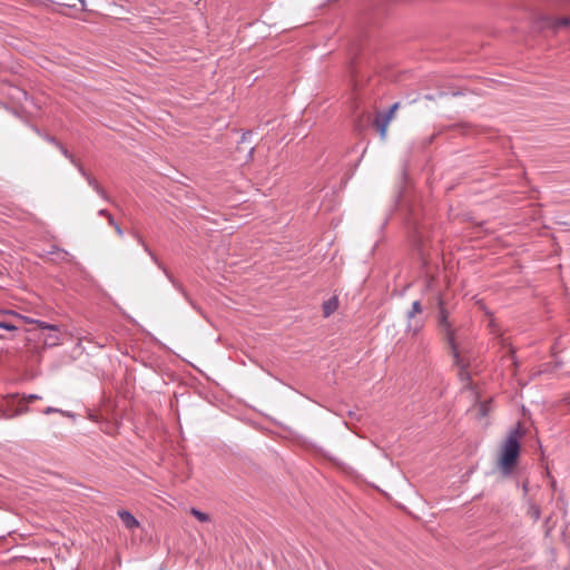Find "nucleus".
I'll return each instance as SVG.
<instances>
[{
  "mask_svg": "<svg viewBox=\"0 0 570 570\" xmlns=\"http://www.w3.org/2000/svg\"><path fill=\"white\" fill-rule=\"evenodd\" d=\"M523 432L520 425L513 428L499 450L498 468L504 475L511 474L520 454V440Z\"/></svg>",
  "mask_w": 570,
  "mask_h": 570,
  "instance_id": "nucleus-1",
  "label": "nucleus"
},
{
  "mask_svg": "<svg viewBox=\"0 0 570 570\" xmlns=\"http://www.w3.org/2000/svg\"><path fill=\"white\" fill-rule=\"evenodd\" d=\"M45 414H51V413H60L62 415H66V416H70L69 413L60 410V409H57V407H52V406H48L47 409H45L43 411Z\"/></svg>",
  "mask_w": 570,
  "mask_h": 570,
  "instance_id": "nucleus-16",
  "label": "nucleus"
},
{
  "mask_svg": "<svg viewBox=\"0 0 570 570\" xmlns=\"http://www.w3.org/2000/svg\"><path fill=\"white\" fill-rule=\"evenodd\" d=\"M82 7V9H86V0H78Z\"/></svg>",
  "mask_w": 570,
  "mask_h": 570,
  "instance_id": "nucleus-21",
  "label": "nucleus"
},
{
  "mask_svg": "<svg viewBox=\"0 0 570 570\" xmlns=\"http://www.w3.org/2000/svg\"><path fill=\"white\" fill-rule=\"evenodd\" d=\"M476 409L480 416H485L491 410L490 404L487 402L479 403Z\"/></svg>",
  "mask_w": 570,
  "mask_h": 570,
  "instance_id": "nucleus-12",
  "label": "nucleus"
},
{
  "mask_svg": "<svg viewBox=\"0 0 570 570\" xmlns=\"http://www.w3.org/2000/svg\"><path fill=\"white\" fill-rule=\"evenodd\" d=\"M338 306L336 297H332L323 304V311L325 316H330Z\"/></svg>",
  "mask_w": 570,
  "mask_h": 570,
  "instance_id": "nucleus-8",
  "label": "nucleus"
},
{
  "mask_svg": "<svg viewBox=\"0 0 570 570\" xmlns=\"http://www.w3.org/2000/svg\"><path fill=\"white\" fill-rule=\"evenodd\" d=\"M7 313H8V314H11V315H13V316H16V317H18V318H20L21 321H23V322H26V323L35 324V321H36V320H33V318H30V317H28V316H23V315H21V314L14 313V312H12V311L7 312Z\"/></svg>",
  "mask_w": 570,
  "mask_h": 570,
  "instance_id": "nucleus-18",
  "label": "nucleus"
},
{
  "mask_svg": "<svg viewBox=\"0 0 570 570\" xmlns=\"http://www.w3.org/2000/svg\"><path fill=\"white\" fill-rule=\"evenodd\" d=\"M570 24V19L567 17L556 19L553 22V28L567 27Z\"/></svg>",
  "mask_w": 570,
  "mask_h": 570,
  "instance_id": "nucleus-14",
  "label": "nucleus"
},
{
  "mask_svg": "<svg viewBox=\"0 0 570 570\" xmlns=\"http://www.w3.org/2000/svg\"><path fill=\"white\" fill-rule=\"evenodd\" d=\"M41 397L37 394H29L21 397L22 404L26 406L27 403L33 402L36 400H40Z\"/></svg>",
  "mask_w": 570,
  "mask_h": 570,
  "instance_id": "nucleus-17",
  "label": "nucleus"
},
{
  "mask_svg": "<svg viewBox=\"0 0 570 570\" xmlns=\"http://www.w3.org/2000/svg\"><path fill=\"white\" fill-rule=\"evenodd\" d=\"M399 106H400V104L395 102L394 105L391 106L390 110L386 114L377 115V117L375 118V126H376L382 139H384L386 137L387 127H389L391 120L393 119L394 114L397 110Z\"/></svg>",
  "mask_w": 570,
  "mask_h": 570,
  "instance_id": "nucleus-5",
  "label": "nucleus"
},
{
  "mask_svg": "<svg viewBox=\"0 0 570 570\" xmlns=\"http://www.w3.org/2000/svg\"><path fill=\"white\" fill-rule=\"evenodd\" d=\"M35 324L42 328V330H49L51 332H56L58 330V327L56 325H52V324H48L46 322H42V321H35Z\"/></svg>",
  "mask_w": 570,
  "mask_h": 570,
  "instance_id": "nucleus-13",
  "label": "nucleus"
},
{
  "mask_svg": "<svg viewBox=\"0 0 570 570\" xmlns=\"http://www.w3.org/2000/svg\"><path fill=\"white\" fill-rule=\"evenodd\" d=\"M57 146L59 147V149L61 150V153L63 154L65 157H67L68 159H70V161L76 165L79 169V171L82 174V176H85L88 180V184L97 191L98 195H100L102 198H106V193L105 190L100 187V185L97 183L96 179L89 177L86 171L83 170V168L76 161V159L73 158V156L71 154H69V151L61 145L57 144Z\"/></svg>",
  "mask_w": 570,
  "mask_h": 570,
  "instance_id": "nucleus-6",
  "label": "nucleus"
},
{
  "mask_svg": "<svg viewBox=\"0 0 570 570\" xmlns=\"http://www.w3.org/2000/svg\"><path fill=\"white\" fill-rule=\"evenodd\" d=\"M108 223L114 226L116 233L119 235V236H122V229L120 228V226L115 222L114 217L108 214Z\"/></svg>",
  "mask_w": 570,
  "mask_h": 570,
  "instance_id": "nucleus-15",
  "label": "nucleus"
},
{
  "mask_svg": "<svg viewBox=\"0 0 570 570\" xmlns=\"http://www.w3.org/2000/svg\"><path fill=\"white\" fill-rule=\"evenodd\" d=\"M190 513L200 522H208L210 520L208 514H206L195 508L190 509Z\"/></svg>",
  "mask_w": 570,
  "mask_h": 570,
  "instance_id": "nucleus-10",
  "label": "nucleus"
},
{
  "mask_svg": "<svg viewBox=\"0 0 570 570\" xmlns=\"http://www.w3.org/2000/svg\"><path fill=\"white\" fill-rule=\"evenodd\" d=\"M118 515L127 529L132 530L139 525L137 519L128 511L120 510Z\"/></svg>",
  "mask_w": 570,
  "mask_h": 570,
  "instance_id": "nucleus-7",
  "label": "nucleus"
},
{
  "mask_svg": "<svg viewBox=\"0 0 570 570\" xmlns=\"http://www.w3.org/2000/svg\"><path fill=\"white\" fill-rule=\"evenodd\" d=\"M0 328H4L7 331H17V326H14L10 323H3V322H0Z\"/></svg>",
  "mask_w": 570,
  "mask_h": 570,
  "instance_id": "nucleus-19",
  "label": "nucleus"
},
{
  "mask_svg": "<svg viewBox=\"0 0 570 570\" xmlns=\"http://www.w3.org/2000/svg\"><path fill=\"white\" fill-rule=\"evenodd\" d=\"M98 214H99L100 216H106V217L108 218V214H109V213H108L106 209H100V210L98 212Z\"/></svg>",
  "mask_w": 570,
  "mask_h": 570,
  "instance_id": "nucleus-20",
  "label": "nucleus"
},
{
  "mask_svg": "<svg viewBox=\"0 0 570 570\" xmlns=\"http://www.w3.org/2000/svg\"><path fill=\"white\" fill-rule=\"evenodd\" d=\"M422 313V306L419 301H414L412 304V308L407 312V326L406 331L409 333H412L413 335L417 334L420 330L422 328V322L419 320H415V316L417 314Z\"/></svg>",
  "mask_w": 570,
  "mask_h": 570,
  "instance_id": "nucleus-4",
  "label": "nucleus"
},
{
  "mask_svg": "<svg viewBox=\"0 0 570 570\" xmlns=\"http://www.w3.org/2000/svg\"><path fill=\"white\" fill-rule=\"evenodd\" d=\"M528 514L534 520H539L540 518V509L537 504H530L529 507V510H528Z\"/></svg>",
  "mask_w": 570,
  "mask_h": 570,
  "instance_id": "nucleus-11",
  "label": "nucleus"
},
{
  "mask_svg": "<svg viewBox=\"0 0 570 570\" xmlns=\"http://www.w3.org/2000/svg\"><path fill=\"white\" fill-rule=\"evenodd\" d=\"M60 341L61 338L60 335L58 334V330L56 332L48 334L43 340L45 344L48 346H56L60 343Z\"/></svg>",
  "mask_w": 570,
  "mask_h": 570,
  "instance_id": "nucleus-9",
  "label": "nucleus"
},
{
  "mask_svg": "<svg viewBox=\"0 0 570 570\" xmlns=\"http://www.w3.org/2000/svg\"><path fill=\"white\" fill-rule=\"evenodd\" d=\"M28 407L22 404L21 397L8 395L0 400V419H11L23 414Z\"/></svg>",
  "mask_w": 570,
  "mask_h": 570,
  "instance_id": "nucleus-3",
  "label": "nucleus"
},
{
  "mask_svg": "<svg viewBox=\"0 0 570 570\" xmlns=\"http://www.w3.org/2000/svg\"><path fill=\"white\" fill-rule=\"evenodd\" d=\"M440 305H442V302H440ZM439 326L441 332L444 334L449 345L451 346L455 363L462 367L460 375L463 376V367L465 366V361L463 357V353L465 351V346L462 341L463 337L460 332L452 327V324L449 321V316L443 306L440 307Z\"/></svg>",
  "mask_w": 570,
  "mask_h": 570,
  "instance_id": "nucleus-2",
  "label": "nucleus"
}]
</instances>
